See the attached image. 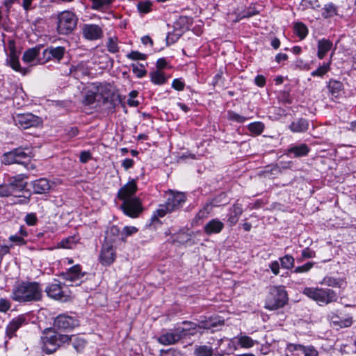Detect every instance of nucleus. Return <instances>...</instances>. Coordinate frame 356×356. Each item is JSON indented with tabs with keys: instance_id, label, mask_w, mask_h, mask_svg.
I'll use <instances>...</instances> for the list:
<instances>
[{
	"instance_id": "nucleus-1",
	"label": "nucleus",
	"mask_w": 356,
	"mask_h": 356,
	"mask_svg": "<svg viewBox=\"0 0 356 356\" xmlns=\"http://www.w3.org/2000/svg\"><path fill=\"white\" fill-rule=\"evenodd\" d=\"M42 289L38 282H22L13 291L12 298L19 302H36L42 299Z\"/></svg>"
},
{
	"instance_id": "nucleus-2",
	"label": "nucleus",
	"mask_w": 356,
	"mask_h": 356,
	"mask_svg": "<svg viewBox=\"0 0 356 356\" xmlns=\"http://www.w3.org/2000/svg\"><path fill=\"white\" fill-rule=\"evenodd\" d=\"M302 293L315 301L319 306L327 305L337 301V293L330 289L305 287Z\"/></svg>"
},
{
	"instance_id": "nucleus-3",
	"label": "nucleus",
	"mask_w": 356,
	"mask_h": 356,
	"mask_svg": "<svg viewBox=\"0 0 356 356\" xmlns=\"http://www.w3.org/2000/svg\"><path fill=\"white\" fill-rule=\"evenodd\" d=\"M288 302V294L283 286H271L265 302V308L276 310L283 307Z\"/></svg>"
},
{
	"instance_id": "nucleus-4",
	"label": "nucleus",
	"mask_w": 356,
	"mask_h": 356,
	"mask_svg": "<svg viewBox=\"0 0 356 356\" xmlns=\"http://www.w3.org/2000/svg\"><path fill=\"white\" fill-rule=\"evenodd\" d=\"M186 197L184 193L170 191L168 193L166 202L160 204L156 211V216L162 218L168 213H171L181 208L185 202Z\"/></svg>"
},
{
	"instance_id": "nucleus-5",
	"label": "nucleus",
	"mask_w": 356,
	"mask_h": 356,
	"mask_svg": "<svg viewBox=\"0 0 356 356\" xmlns=\"http://www.w3.org/2000/svg\"><path fill=\"white\" fill-rule=\"evenodd\" d=\"M78 17L70 10L59 13L56 17V31L58 34L67 35L76 28Z\"/></svg>"
},
{
	"instance_id": "nucleus-6",
	"label": "nucleus",
	"mask_w": 356,
	"mask_h": 356,
	"mask_svg": "<svg viewBox=\"0 0 356 356\" xmlns=\"http://www.w3.org/2000/svg\"><path fill=\"white\" fill-rule=\"evenodd\" d=\"M33 156L32 149L29 147H18L4 153L1 157V162L4 165L24 164Z\"/></svg>"
},
{
	"instance_id": "nucleus-7",
	"label": "nucleus",
	"mask_w": 356,
	"mask_h": 356,
	"mask_svg": "<svg viewBox=\"0 0 356 356\" xmlns=\"http://www.w3.org/2000/svg\"><path fill=\"white\" fill-rule=\"evenodd\" d=\"M189 329H182V327L178 326L169 332L161 334L157 341L159 343L164 346H170L179 342L181 339L187 337Z\"/></svg>"
},
{
	"instance_id": "nucleus-8",
	"label": "nucleus",
	"mask_w": 356,
	"mask_h": 356,
	"mask_svg": "<svg viewBox=\"0 0 356 356\" xmlns=\"http://www.w3.org/2000/svg\"><path fill=\"white\" fill-rule=\"evenodd\" d=\"M120 209L126 216L132 218L138 217L144 210L142 202L138 197L122 201Z\"/></svg>"
},
{
	"instance_id": "nucleus-9",
	"label": "nucleus",
	"mask_w": 356,
	"mask_h": 356,
	"mask_svg": "<svg viewBox=\"0 0 356 356\" xmlns=\"http://www.w3.org/2000/svg\"><path fill=\"white\" fill-rule=\"evenodd\" d=\"M15 124L21 129L36 127L42 123V119L31 113L17 114L13 118Z\"/></svg>"
},
{
	"instance_id": "nucleus-10",
	"label": "nucleus",
	"mask_w": 356,
	"mask_h": 356,
	"mask_svg": "<svg viewBox=\"0 0 356 356\" xmlns=\"http://www.w3.org/2000/svg\"><path fill=\"white\" fill-rule=\"evenodd\" d=\"M83 37L90 41L100 40L104 36L102 28L95 24H85L82 26Z\"/></svg>"
},
{
	"instance_id": "nucleus-11",
	"label": "nucleus",
	"mask_w": 356,
	"mask_h": 356,
	"mask_svg": "<svg viewBox=\"0 0 356 356\" xmlns=\"http://www.w3.org/2000/svg\"><path fill=\"white\" fill-rule=\"evenodd\" d=\"M47 296L53 299L65 302L68 300L70 296L63 289L60 282L50 284L44 290Z\"/></svg>"
},
{
	"instance_id": "nucleus-12",
	"label": "nucleus",
	"mask_w": 356,
	"mask_h": 356,
	"mask_svg": "<svg viewBox=\"0 0 356 356\" xmlns=\"http://www.w3.org/2000/svg\"><path fill=\"white\" fill-rule=\"evenodd\" d=\"M116 259V252L114 245L109 243H104L100 254L99 261L104 266H110Z\"/></svg>"
},
{
	"instance_id": "nucleus-13",
	"label": "nucleus",
	"mask_w": 356,
	"mask_h": 356,
	"mask_svg": "<svg viewBox=\"0 0 356 356\" xmlns=\"http://www.w3.org/2000/svg\"><path fill=\"white\" fill-rule=\"evenodd\" d=\"M79 325V321L72 316L60 314L54 320V325L56 328L63 330H71Z\"/></svg>"
},
{
	"instance_id": "nucleus-14",
	"label": "nucleus",
	"mask_w": 356,
	"mask_h": 356,
	"mask_svg": "<svg viewBox=\"0 0 356 356\" xmlns=\"http://www.w3.org/2000/svg\"><path fill=\"white\" fill-rule=\"evenodd\" d=\"M27 178L28 176L25 174H18L8 178L7 182L13 194L22 192L25 190L27 186V182L25 179Z\"/></svg>"
},
{
	"instance_id": "nucleus-15",
	"label": "nucleus",
	"mask_w": 356,
	"mask_h": 356,
	"mask_svg": "<svg viewBox=\"0 0 356 356\" xmlns=\"http://www.w3.org/2000/svg\"><path fill=\"white\" fill-rule=\"evenodd\" d=\"M138 190V186L135 179H131L127 184L124 185L118 192V197L121 201L132 199Z\"/></svg>"
},
{
	"instance_id": "nucleus-16",
	"label": "nucleus",
	"mask_w": 356,
	"mask_h": 356,
	"mask_svg": "<svg viewBox=\"0 0 356 356\" xmlns=\"http://www.w3.org/2000/svg\"><path fill=\"white\" fill-rule=\"evenodd\" d=\"M65 52V49L63 47H49L43 51V56L44 61H49L51 59H55L60 61Z\"/></svg>"
},
{
	"instance_id": "nucleus-17",
	"label": "nucleus",
	"mask_w": 356,
	"mask_h": 356,
	"mask_svg": "<svg viewBox=\"0 0 356 356\" xmlns=\"http://www.w3.org/2000/svg\"><path fill=\"white\" fill-rule=\"evenodd\" d=\"M122 231L115 225H113L108 228L106 231L104 243H109L114 245L115 243L122 241L124 242Z\"/></svg>"
},
{
	"instance_id": "nucleus-18",
	"label": "nucleus",
	"mask_w": 356,
	"mask_h": 356,
	"mask_svg": "<svg viewBox=\"0 0 356 356\" xmlns=\"http://www.w3.org/2000/svg\"><path fill=\"white\" fill-rule=\"evenodd\" d=\"M84 273L81 271V267L79 265H75L71 267L67 271L63 272L60 276L70 282H76L84 276Z\"/></svg>"
},
{
	"instance_id": "nucleus-19",
	"label": "nucleus",
	"mask_w": 356,
	"mask_h": 356,
	"mask_svg": "<svg viewBox=\"0 0 356 356\" xmlns=\"http://www.w3.org/2000/svg\"><path fill=\"white\" fill-rule=\"evenodd\" d=\"M26 319L24 316H18L17 317L13 318L6 327V335L9 339H11L14 335L15 332L22 326L24 324H26Z\"/></svg>"
},
{
	"instance_id": "nucleus-20",
	"label": "nucleus",
	"mask_w": 356,
	"mask_h": 356,
	"mask_svg": "<svg viewBox=\"0 0 356 356\" xmlns=\"http://www.w3.org/2000/svg\"><path fill=\"white\" fill-rule=\"evenodd\" d=\"M224 324V321L217 316L203 317L199 320L197 326L199 328L209 330L218 325Z\"/></svg>"
},
{
	"instance_id": "nucleus-21",
	"label": "nucleus",
	"mask_w": 356,
	"mask_h": 356,
	"mask_svg": "<svg viewBox=\"0 0 356 356\" xmlns=\"http://www.w3.org/2000/svg\"><path fill=\"white\" fill-rule=\"evenodd\" d=\"M33 193L35 194H46L49 192L51 185L45 178H40L31 182Z\"/></svg>"
},
{
	"instance_id": "nucleus-22",
	"label": "nucleus",
	"mask_w": 356,
	"mask_h": 356,
	"mask_svg": "<svg viewBox=\"0 0 356 356\" xmlns=\"http://www.w3.org/2000/svg\"><path fill=\"white\" fill-rule=\"evenodd\" d=\"M243 209L242 204L238 202L234 204L233 206L229 209L227 222L231 227L236 224L239 217L243 213Z\"/></svg>"
},
{
	"instance_id": "nucleus-23",
	"label": "nucleus",
	"mask_w": 356,
	"mask_h": 356,
	"mask_svg": "<svg viewBox=\"0 0 356 356\" xmlns=\"http://www.w3.org/2000/svg\"><path fill=\"white\" fill-rule=\"evenodd\" d=\"M6 64L10 65L15 71L24 75L26 74V70L20 66L18 56L14 48H11L10 50L9 56L6 59Z\"/></svg>"
},
{
	"instance_id": "nucleus-24",
	"label": "nucleus",
	"mask_w": 356,
	"mask_h": 356,
	"mask_svg": "<svg viewBox=\"0 0 356 356\" xmlns=\"http://www.w3.org/2000/svg\"><path fill=\"white\" fill-rule=\"evenodd\" d=\"M224 228V223L215 218L209 221L204 227V231L207 235L220 233Z\"/></svg>"
},
{
	"instance_id": "nucleus-25",
	"label": "nucleus",
	"mask_w": 356,
	"mask_h": 356,
	"mask_svg": "<svg viewBox=\"0 0 356 356\" xmlns=\"http://www.w3.org/2000/svg\"><path fill=\"white\" fill-rule=\"evenodd\" d=\"M330 319L331 322L335 325L339 326L341 328L343 327H349L353 324V318L352 316H348L343 319L341 318L338 315L332 313L330 316Z\"/></svg>"
},
{
	"instance_id": "nucleus-26",
	"label": "nucleus",
	"mask_w": 356,
	"mask_h": 356,
	"mask_svg": "<svg viewBox=\"0 0 356 356\" xmlns=\"http://www.w3.org/2000/svg\"><path fill=\"white\" fill-rule=\"evenodd\" d=\"M99 92V89L98 88H94L93 90H86L83 95L82 103L85 106L92 105L97 101Z\"/></svg>"
},
{
	"instance_id": "nucleus-27",
	"label": "nucleus",
	"mask_w": 356,
	"mask_h": 356,
	"mask_svg": "<svg viewBox=\"0 0 356 356\" xmlns=\"http://www.w3.org/2000/svg\"><path fill=\"white\" fill-rule=\"evenodd\" d=\"M213 206L210 203L206 204L196 214L193 219V224L199 225L200 221H202L208 218L209 213L212 211Z\"/></svg>"
},
{
	"instance_id": "nucleus-28",
	"label": "nucleus",
	"mask_w": 356,
	"mask_h": 356,
	"mask_svg": "<svg viewBox=\"0 0 356 356\" xmlns=\"http://www.w3.org/2000/svg\"><path fill=\"white\" fill-rule=\"evenodd\" d=\"M321 15L324 19L338 15V6L332 2L325 3L322 8Z\"/></svg>"
},
{
	"instance_id": "nucleus-29",
	"label": "nucleus",
	"mask_w": 356,
	"mask_h": 356,
	"mask_svg": "<svg viewBox=\"0 0 356 356\" xmlns=\"http://www.w3.org/2000/svg\"><path fill=\"white\" fill-rule=\"evenodd\" d=\"M309 122L306 119L300 118L296 121L293 122L289 128L293 132L300 133L305 132L308 129Z\"/></svg>"
},
{
	"instance_id": "nucleus-30",
	"label": "nucleus",
	"mask_w": 356,
	"mask_h": 356,
	"mask_svg": "<svg viewBox=\"0 0 356 356\" xmlns=\"http://www.w3.org/2000/svg\"><path fill=\"white\" fill-rule=\"evenodd\" d=\"M309 152V148L306 144H301L300 145H295L288 149L289 153L294 154L295 157H301L307 155Z\"/></svg>"
},
{
	"instance_id": "nucleus-31",
	"label": "nucleus",
	"mask_w": 356,
	"mask_h": 356,
	"mask_svg": "<svg viewBox=\"0 0 356 356\" xmlns=\"http://www.w3.org/2000/svg\"><path fill=\"white\" fill-rule=\"evenodd\" d=\"M330 92L333 97H337L343 89V83L337 80L331 79L327 84Z\"/></svg>"
},
{
	"instance_id": "nucleus-32",
	"label": "nucleus",
	"mask_w": 356,
	"mask_h": 356,
	"mask_svg": "<svg viewBox=\"0 0 356 356\" xmlns=\"http://www.w3.org/2000/svg\"><path fill=\"white\" fill-rule=\"evenodd\" d=\"M321 284L335 288H344L346 285V282L343 281V280L336 279L328 276L325 277Z\"/></svg>"
},
{
	"instance_id": "nucleus-33",
	"label": "nucleus",
	"mask_w": 356,
	"mask_h": 356,
	"mask_svg": "<svg viewBox=\"0 0 356 356\" xmlns=\"http://www.w3.org/2000/svg\"><path fill=\"white\" fill-rule=\"evenodd\" d=\"M332 43L327 40H321L318 44V57L323 59L327 52L331 49Z\"/></svg>"
},
{
	"instance_id": "nucleus-34",
	"label": "nucleus",
	"mask_w": 356,
	"mask_h": 356,
	"mask_svg": "<svg viewBox=\"0 0 356 356\" xmlns=\"http://www.w3.org/2000/svg\"><path fill=\"white\" fill-rule=\"evenodd\" d=\"M40 49V47H35L27 49L23 54V61L25 63H31L33 61L34 59L39 55Z\"/></svg>"
},
{
	"instance_id": "nucleus-35",
	"label": "nucleus",
	"mask_w": 356,
	"mask_h": 356,
	"mask_svg": "<svg viewBox=\"0 0 356 356\" xmlns=\"http://www.w3.org/2000/svg\"><path fill=\"white\" fill-rule=\"evenodd\" d=\"M213 354L212 347L206 345L197 346L194 350L195 356H212Z\"/></svg>"
},
{
	"instance_id": "nucleus-36",
	"label": "nucleus",
	"mask_w": 356,
	"mask_h": 356,
	"mask_svg": "<svg viewBox=\"0 0 356 356\" xmlns=\"http://www.w3.org/2000/svg\"><path fill=\"white\" fill-rule=\"evenodd\" d=\"M92 2L91 8L96 10H103L107 8L112 0H90Z\"/></svg>"
},
{
	"instance_id": "nucleus-37",
	"label": "nucleus",
	"mask_w": 356,
	"mask_h": 356,
	"mask_svg": "<svg viewBox=\"0 0 356 356\" xmlns=\"http://www.w3.org/2000/svg\"><path fill=\"white\" fill-rule=\"evenodd\" d=\"M293 28L294 32L300 39H304L308 34L307 27L302 22L296 23Z\"/></svg>"
},
{
	"instance_id": "nucleus-38",
	"label": "nucleus",
	"mask_w": 356,
	"mask_h": 356,
	"mask_svg": "<svg viewBox=\"0 0 356 356\" xmlns=\"http://www.w3.org/2000/svg\"><path fill=\"white\" fill-rule=\"evenodd\" d=\"M305 348L306 346L298 343H288L286 346V350L296 355H302Z\"/></svg>"
},
{
	"instance_id": "nucleus-39",
	"label": "nucleus",
	"mask_w": 356,
	"mask_h": 356,
	"mask_svg": "<svg viewBox=\"0 0 356 356\" xmlns=\"http://www.w3.org/2000/svg\"><path fill=\"white\" fill-rule=\"evenodd\" d=\"M151 81L158 85L163 84L165 82V78L162 72L156 70L150 73Z\"/></svg>"
},
{
	"instance_id": "nucleus-40",
	"label": "nucleus",
	"mask_w": 356,
	"mask_h": 356,
	"mask_svg": "<svg viewBox=\"0 0 356 356\" xmlns=\"http://www.w3.org/2000/svg\"><path fill=\"white\" fill-rule=\"evenodd\" d=\"M264 125L261 122H252L248 125L249 131L251 133L254 134L256 135L261 134L262 133V131H264Z\"/></svg>"
},
{
	"instance_id": "nucleus-41",
	"label": "nucleus",
	"mask_w": 356,
	"mask_h": 356,
	"mask_svg": "<svg viewBox=\"0 0 356 356\" xmlns=\"http://www.w3.org/2000/svg\"><path fill=\"white\" fill-rule=\"evenodd\" d=\"M330 69V63H323L322 65L318 67L316 70L311 73L312 76H323L325 75Z\"/></svg>"
},
{
	"instance_id": "nucleus-42",
	"label": "nucleus",
	"mask_w": 356,
	"mask_h": 356,
	"mask_svg": "<svg viewBox=\"0 0 356 356\" xmlns=\"http://www.w3.org/2000/svg\"><path fill=\"white\" fill-rule=\"evenodd\" d=\"M281 266L282 268L286 269H291L293 267L294 265V259L291 255H285L280 259Z\"/></svg>"
},
{
	"instance_id": "nucleus-43",
	"label": "nucleus",
	"mask_w": 356,
	"mask_h": 356,
	"mask_svg": "<svg viewBox=\"0 0 356 356\" xmlns=\"http://www.w3.org/2000/svg\"><path fill=\"white\" fill-rule=\"evenodd\" d=\"M256 341H254L248 336L243 335L238 338V343L243 348H249L254 345Z\"/></svg>"
},
{
	"instance_id": "nucleus-44",
	"label": "nucleus",
	"mask_w": 356,
	"mask_h": 356,
	"mask_svg": "<svg viewBox=\"0 0 356 356\" xmlns=\"http://www.w3.org/2000/svg\"><path fill=\"white\" fill-rule=\"evenodd\" d=\"M72 341L74 349L77 352H81L84 348L86 343L83 339L76 336H73Z\"/></svg>"
},
{
	"instance_id": "nucleus-45",
	"label": "nucleus",
	"mask_w": 356,
	"mask_h": 356,
	"mask_svg": "<svg viewBox=\"0 0 356 356\" xmlns=\"http://www.w3.org/2000/svg\"><path fill=\"white\" fill-rule=\"evenodd\" d=\"M108 51L112 54H115L119 51V47L118 46V38H109L107 42Z\"/></svg>"
},
{
	"instance_id": "nucleus-46",
	"label": "nucleus",
	"mask_w": 356,
	"mask_h": 356,
	"mask_svg": "<svg viewBox=\"0 0 356 356\" xmlns=\"http://www.w3.org/2000/svg\"><path fill=\"white\" fill-rule=\"evenodd\" d=\"M227 119L238 123H243L247 120L245 117L241 115L232 111H229L227 112Z\"/></svg>"
},
{
	"instance_id": "nucleus-47",
	"label": "nucleus",
	"mask_w": 356,
	"mask_h": 356,
	"mask_svg": "<svg viewBox=\"0 0 356 356\" xmlns=\"http://www.w3.org/2000/svg\"><path fill=\"white\" fill-rule=\"evenodd\" d=\"M131 67H132L134 73L138 78H142L147 74V71L145 69L144 65L142 64L138 65V64L134 63L131 65Z\"/></svg>"
},
{
	"instance_id": "nucleus-48",
	"label": "nucleus",
	"mask_w": 356,
	"mask_h": 356,
	"mask_svg": "<svg viewBox=\"0 0 356 356\" xmlns=\"http://www.w3.org/2000/svg\"><path fill=\"white\" fill-rule=\"evenodd\" d=\"M190 240V235L185 232L179 233L173 236V241L180 244H184Z\"/></svg>"
},
{
	"instance_id": "nucleus-49",
	"label": "nucleus",
	"mask_w": 356,
	"mask_h": 356,
	"mask_svg": "<svg viewBox=\"0 0 356 356\" xmlns=\"http://www.w3.org/2000/svg\"><path fill=\"white\" fill-rule=\"evenodd\" d=\"M13 195L8 182L0 184V197H7Z\"/></svg>"
},
{
	"instance_id": "nucleus-50",
	"label": "nucleus",
	"mask_w": 356,
	"mask_h": 356,
	"mask_svg": "<svg viewBox=\"0 0 356 356\" xmlns=\"http://www.w3.org/2000/svg\"><path fill=\"white\" fill-rule=\"evenodd\" d=\"M182 324L186 325V327H182V329H189L187 336L194 335L196 333V329L198 327L197 323L191 322V321H184Z\"/></svg>"
},
{
	"instance_id": "nucleus-51",
	"label": "nucleus",
	"mask_w": 356,
	"mask_h": 356,
	"mask_svg": "<svg viewBox=\"0 0 356 356\" xmlns=\"http://www.w3.org/2000/svg\"><path fill=\"white\" fill-rule=\"evenodd\" d=\"M152 3L149 1H140L138 3L137 8L140 13H147L150 11Z\"/></svg>"
},
{
	"instance_id": "nucleus-52",
	"label": "nucleus",
	"mask_w": 356,
	"mask_h": 356,
	"mask_svg": "<svg viewBox=\"0 0 356 356\" xmlns=\"http://www.w3.org/2000/svg\"><path fill=\"white\" fill-rule=\"evenodd\" d=\"M138 232V229L134 226H126L123 228L122 231V236L124 238V242L126 241V238L127 236H131L132 234L136 233Z\"/></svg>"
},
{
	"instance_id": "nucleus-53",
	"label": "nucleus",
	"mask_w": 356,
	"mask_h": 356,
	"mask_svg": "<svg viewBox=\"0 0 356 356\" xmlns=\"http://www.w3.org/2000/svg\"><path fill=\"white\" fill-rule=\"evenodd\" d=\"M42 343L46 345H50L51 343L58 346V341L55 333L49 335L47 334L46 336L42 337Z\"/></svg>"
},
{
	"instance_id": "nucleus-54",
	"label": "nucleus",
	"mask_w": 356,
	"mask_h": 356,
	"mask_svg": "<svg viewBox=\"0 0 356 356\" xmlns=\"http://www.w3.org/2000/svg\"><path fill=\"white\" fill-rule=\"evenodd\" d=\"M127 57L133 60H145L147 56L137 51H132L127 55Z\"/></svg>"
},
{
	"instance_id": "nucleus-55",
	"label": "nucleus",
	"mask_w": 356,
	"mask_h": 356,
	"mask_svg": "<svg viewBox=\"0 0 356 356\" xmlns=\"http://www.w3.org/2000/svg\"><path fill=\"white\" fill-rule=\"evenodd\" d=\"M75 244L74 237H69L65 239H63L60 243L59 245L63 248H72L73 245Z\"/></svg>"
},
{
	"instance_id": "nucleus-56",
	"label": "nucleus",
	"mask_w": 356,
	"mask_h": 356,
	"mask_svg": "<svg viewBox=\"0 0 356 356\" xmlns=\"http://www.w3.org/2000/svg\"><path fill=\"white\" fill-rule=\"evenodd\" d=\"M15 197H17V200L14 202L17 204H27L29 203L31 200V193H29V195H13Z\"/></svg>"
},
{
	"instance_id": "nucleus-57",
	"label": "nucleus",
	"mask_w": 356,
	"mask_h": 356,
	"mask_svg": "<svg viewBox=\"0 0 356 356\" xmlns=\"http://www.w3.org/2000/svg\"><path fill=\"white\" fill-rule=\"evenodd\" d=\"M313 262H307V264L298 266L294 270V272L296 273H306L308 272L313 266Z\"/></svg>"
},
{
	"instance_id": "nucleus-58",
	"label": "nucleus",
	"mask_w": 356,
	"mask_h": 356,
	"mask_svg": "<svg viewBox=\"0 0 356 356\" xmlns=\"http://www.w3.org/2000/svg\"><path fill=\"white\" fill-rule=\"evenodd\" d=\"M9 241L19 245H25L26 243V241L24 240V238L18 234L11 235L9 237Z\"/></svg>"
},
{
	"instance_id": "nucleus-59",
	"label": "nucleus",
	"mask_w": 356,
	"mask_h": 356,
	"mask_svg": "<svg viewBox=\"0 0 356 356\" xmlns=\"http://www.w3.org/2000/svg\"><path fill=\"white\" fill-rule=\"evenodd\" d=\"M55 334L57 338L58 346H60L63 343L68 342L69 341H72V339L73 337V336L70 337L69 335L67 334H61L58 333H55Z\"/></svg>"
},
{
	"instance_id": "nucleus-60",
	"label": "nucleus",
	"mask_w": 356,
	"mask_h": 356,
	"mask_svg": "<svg viewBox=\"0 0 356 356\" xmlns=\"http://www.w3.org/2000/svg\"><path fill=\"white\" fill-rule=\"evenodd\" d=\"M26 223L29 226L35 225L38 221L36 215L33 213H29L25 217Z\"/></svg>"
},
{
	"instance_id": "nucleus-61",
	"label": "nucleus",
	"mask_w": 356,
	"mask_h": 356,
	"mask_svg": "<svg viewBox=\"0 0 356 356\" xmlns=\"http://www.w3.org/2000/svg\"><path fill=\"white\" fill-rule=\"evenodd\" d=\"M302 355L304 356H318V353L314 346H306Z\"/></svg>"
},
{
	"instance_id": "nucleus-62",
	"label": "nucleus",
	"mask_w": 356,
	"mask_h": 356,
	"mask_svg": "<svg viewBox=\"0 0 356 356\" xmlns=\"http://www.w3.org/2000/svg\"><path fill=\"white\" fill-rule=\"evenodd\" d=\"M11 304L9 300L1 298L0 299V312H6L10 308Z\"/></svg>"
},
{
	"instance_id": "nucleus-63",
	"label": "nucleus",
	"mask_w": 356,
	"mask_h": 356,
	"mask_svg": "<svg viewBox=\"0 0 356 356\" xmlns=\"http://www.w3.org/2000/svg\"><path fill=\"white\" fill-rule=\"evenodd\" d=\"M59 346L53 343L50 345H46L42 343V348L47 354H51L55 352Z\"/></svg>"
},
{
	"instance_id": "nucleus-64",
	"label": "nucleus",
	"mask_w": 356,
	"mask_h": 356,
	"mask_svg": "<svg viewBox=\"0 0 356 356\" xmlns=\"http://www.w3.org/2000/svg\"><path fill=\"white\" fill-rule=\"evenodd\" d=\"M184 86H185V84L184 82H182L180 79H175L173 80L172 83V87L178 90V91H181L184 90Z\"/></svg>"
}]
</instances>
